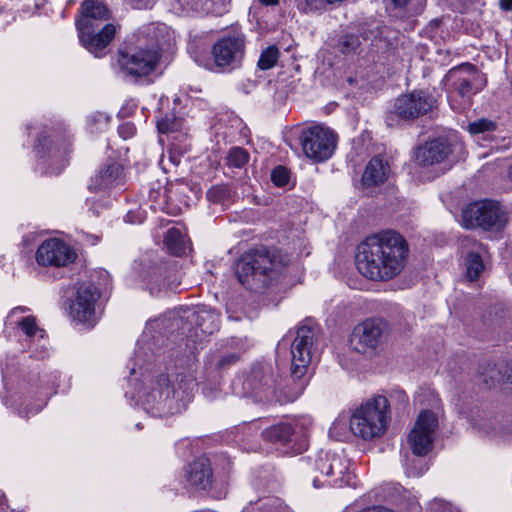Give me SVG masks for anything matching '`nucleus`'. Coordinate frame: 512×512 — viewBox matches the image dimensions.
Instances as JSON below:
<instances>
[{
	"instance_id": "obj_50",
	"label": "nucleus",
	"mask_w": 512,
	"mask_h": 512,
	"mask_svg": "<svg viewBox=\"0 0 512 512\" xmlns=\"http://www.w3.org/2000/svg\"><path fill=\"white\" fill-rule=\"evenodd\" d=\"M324 484L325 483L321 482L317 476L313 478V486L315 488H319V487L323 486Z\"/></svg>"
},
{
	"instance_id": "obj_12",
	"label": "nucleus",
	"mask_w": 512,
	"mask_h": 512,
	"mask_svg": "<svg viewBox=\"0 0 512 512\" xmlns=\"http://www.w3.org/2000/svg\"><path fill=\"white\" fill-rule=\"evenodd\" d=\"M245 54V37L234 32L222 36L212 47L215 65L222 70H232L241 65Z\"/></svg>"
},
{
	"instance_id": "obj_42",
	"label": "nucleus",
	"mask_w": 512,
	"mask_h": 512,
	"mask_svg": "<svg viewBox=\"0 0 512 512\" xmlns=\"http://www.w3.org/2000/svg\"><path fill=\"white\" fill-rule=\"evenodd\" d=\"M135 131V126L131 123H124L118 128V133L123 139L131 138L135 134Z\"/></svg>"
},
{
	"instance_id": "obj_39",
	"label": "nucleus",
	"mask_w": 512,
	"mask_h": 512,
	"mask_svg": "<svg viewBox=\"0 0 512 512\" xmlns=\"http://www.w3.org/2000/svg\"><path fill=\"white\" fill-rule=\"evenodd\" d=\"M271 180L277 186H285L289 182V171L283 166H277L271 173Z\"/></svg>"
},
{
	"instance_id": "obj_55",
	"label": "nucleus",
	"mask_w": 512,
	"mask_h": 512,
	"mask_svg": "<svg viewBox=\"0 0 512 512\" xmlns=\"http://www.w3.org/2000/svg\"><path fill=\"white\" fill-rule=\"evenodd\" d=\"M409 474H411L412 476L419 475V473H413V472H409Z\"/></svg>"
},
{
	"instance_id": "obj_18",
	"label": "nucleus",
	"mask_w": 512,
	"mask_h": 512,
	"mask_svg": "<svg viewBox=\"0 0 512 512\" xmlns=\"http://www.w3.org/2000/svg\"><path fill=\"white\" fill-rule=\"evenodd\" d=\"M178 378L179 375L176 377L177 386H171V381L167 375H159L155 386L145 396L144 404L158 407L173 397L177 391L183 390V392H186L190 386L195 384L194 380L190 377H181L180 381H178Z\"/></svg>"
},
{
	"instance_id": "obj_7",
	"label": "nucleus",
	"mask_w": 512,
	"mask_h": 512,
	"mask_svg": "<svg viewBox=\"0 0 512 512\" xmlns=\"http://www.w3.org/2000/svg\"><path fill=\"white\" fill-rule=\"evenodd\" d=\"M466 228H481L485 231L500 230L507 223V214L500 204L492 200L476 201L463 211Z\"/></svg>"
},
{
	"instance_id": "obj_32",
	"label": "nucleus",
	"mask_w": 512,
	"mask_h": 512,
	"mask_svg": "<svg viewBox=\"0 0 512 512\" xmlns=\"http://www.w3.org/2000/svg\"><path fill=\"white\" fill-rule=\"evenodd\" d=\"M249 160L248 152L241 147H233L228 152L226 163L229 167L242 168Z\"/></svg>"
},
{
	"instance_id": "obj_2",
	"label": "nucleus",
	"mask_w": 512,
	"mask_h": 512,
	"mask_svg": "<svg viewBox=\"0 0 512 512\" xmlns=\"http://www.w3.org/2000/svg\"><path fill=\"white\" fill-rule=\"evenodd\" d=\"M319 338V327L313 324L300 325L291 344V377L276 379L273 401L280 404L295 401L304 391L307 384L308 367L316 353Z\"/></svg>"
},
{
	"instance_id": "obj_15",
	"label": "nucleus",
	"mask_w": 512,
	"mask_h": 512,
	"mask_svg": "<svg viewBox=\"0 0 512 512\" xmlns=\"http://www.w3.org/2000/svg\"><path fill=\"white\" fill-rule=\"evenodd\" d=\"M437 427L438 420L433 412L424 410L418 415L408 436V444L415 455L425 456L432 450Z\"/></svg>"
},
{
	"instance_id": "obj_45",
	"label": "nucleus",
	"mask_w": 512,
	"mask_h": 512,
	"mask_svg": "<svg viewBox=\"0 0 512 512\" xmlns=\"http://www.w3.org/2000/svg\"><path fill=\"white\" fill-rule=\"evenodd\" d=\"M143 218L141 216L134 218V212L129 211L127 215L125 216V221L129 223H141Z\"/></svg>"
},
{
	"instance_id": "obj_1",
	"label": "nucleus",
	"mask_w": 512,
	"mask_h": 512,
	"mask_svg": "<svg viewBox=\"0 0 512 512\" xmlns=\"http://www.w3.org/2000/svg\"><path fill=\"white\" fill-rule=\"evenodd\" d=\"M409 245L393 230L368 236L358 246L356 264L359 272L370 280L387 281L399 275L406 265Z\"/></svg>"
},
{
	"instance_id": "obj_3",
	"label": "nucleus",
	"mask_w": 512,
	"mask_h": 512,
	"mask_svg": "<svg viewBox=\"0 0 512 512\" xmlns=\"http://www.w3.org/2000/svg\"><path fill=\"white\" fill-rule=\"evenodd\" d=\"M169 41L170 33L165 25H145L137 31L127 49L119 52L118 62L128 75L147 76L156 69L161 51Z\"/></svg>"
},
{
	"instance_id": "obj_48",
	"label": "nucleus",
	"mask_w": 512,
	"mask_h": 512,
	"mask_svg": "<svg viewBox=\"0 0 512 512\" xmlns=\"http://www.w3.org/2000/svg\"><path fill=\"white\" fill-rule=\"evenodd\" d=\"M26 310H27V308L26 307H22V306H19V307H16V308L12 309L11 312L9 313V315H8V320L12 319L16 313H18V312L24 313Z\"/></svg>"
},
{
	"instance_id": "obj_8",
	"label": "nucleus",
	"mask_w": 512,
	"mask_h": 512,
	"mask_svg": "<svg viewBox=\"0 0 512 512\" xmlns=\"http://www.w3.org/2000/svg\"><path fill=\"white\" fill-rule=\"evenodd\" d=\"M299 140L304 154L316 162L329 159L335 151L337 142L335 133L322 125L303 129Z\"/></svg>"
},
{
	"instance_id": "obj_30",
	"label": "nucleus",
	"mask_w": 512,
	"mask_h": 512,
	"mask_svg": "<svg viewBox=\"0 0 512 512\" xmlns=\"http://www.w3.org/2000/svg\"><path fill=\"white\" fill-rule=\"evenodd\" d=\"M334 453L320 452L314 460L313 469L324 477H331L335 473L334 468H340V459H333Z\"/></svg>"
},
{
	"instance_id": "obj_19",
	"label": "nucleus",
	"mask_w": 512,
	"mask_h": 512,
	"mask_svg": "<svg viewBox=\"0 0 512 512\" xmlns=\"http://www.w3.org/2000/svg\"><path fill=\"white\" fill-rule=\"evenodd\" d=\"M452 152L451 146L444 138H436L419 146L414 151V160L422 167L443 162Z\"/></svg>"
},
{
	"instance_id": "obj_35",
	"label": "nucleus",
	"mask_w": 512,
	"mask_h": 512,
	"mask_svg": "<svg viewBox=\"0 0 512 512\" xmlns=\"http://www.w3.org/2000/svg\"><path fill=\"white\" fill-rule=\"evenodd\" d=\"M396 8H405L408 13L419 14L423 10L426 0H389Z\"/></svg>"
},
{
	"instance_id": "obj_24",
	"label": "nucleus",
	"mask_w": 512,
	"mask_h": 512,
	"mask_svg": "<svg viewBox=\"0 0 512 512\" xmlns=\"http://www.w3.org/2000/svg\"><path fill=\"white\" fill-rule=\"evenodd\" d=\"M509 371L510 373L508 374L507 367H505V370H502L495 364L489 363L480 367L479 374L487 388H493L498 384H510L512 387V368H509Z\"/></svg>"
},
{
	"instance_id": "obj_56",
	"label": "nucleus",
	"mask_w": 512,
	"mask_h": 512,
	"mask_svg": "<svg viewBox=\"0 0 512 512\" xmlns=\"http://www.w3.org/2000/svg\"><path fill=\"white\" fill-rule=\"evenodd\" d=\"M389 119H390V117L387 118V125H391V123L389 122Z\"/></svg>"
},
{
	"instance_id": "obj_22",
	"label": "nucleus",
	"mask_w": 512,
	"mask_h": 512,
	"mask_svg": "<svg viewBox=\"0 0 512 512\" xmlns=\"http://www.w3.org/2000/svg\"><path fill=\"white\" fill-rule=\"evenodd\" d=\"M390 173L389 163L381 156L373 157L364 170L362 181L366 186H374L385 182Z\"/></svg>"
},
{
	"instance_id": "obj_33",
	"label": "nucleus",
	"mask_w": 512,
	"mask_h": 512,
	"mask_svg": "<svg viewBox=\"0 0 512 512\" xmlns=\"http://www.w3.org/2000/svg\"><path fill=\"white\" fill-rule=\"evenodd\" d=\"M206 196L212 203H225L231 199V190L224 184L214 185L207 191Z\"/></svg>"
},
{
	"instance_id": "obj_46",
	"label": "nucleus",
	"mask_w": 512,
	"mask_h": 512,
	"mask_svg": "<svg viewBox=\"0 0 512 512\" xmlns=\"http://www.w3.org/2000/svg\"><path fill=\"white\" fill-rule=\"evenodd\" d=\"M359 512H393V511L390 509L381 507V506H373V507L363 509Z\"/></svg>"
},
{
	"instance_id": "obj_36",
	"label": "nucleus",
	"mask_w": 512,
	"mask_h": 512,
	"mask_svg": "<svg viewBox=\"0 0 512 512\" xmlns=\"http://www.w3.org/2000/svg\"><path fill=\"white\" fill-rule=\"evenodd\" d=\"M359 45H360L359 37L354 34L344 35L338 41V48L344 54H348V53L356 51V49L359 47Z\"/></svg>"
},
{
	"instance_id": "obj_27",
	"label": "nucleus",
	"mask_w": 512,
	"mask_h": 512,
	"mask_svg": "<svg viewBox=\"0 0 512 512\" xmlns=\"http://www.w3.org/2000/svg\"><path fill=\"white\" fill-rule=\"evenodd\" d=\"M483 253H486L484 246L482 244L475 243L474 249L466 256V275L470 281L478 279L484 270V263L482 260Z\"/></svg>"
},
{
	"instance_id": "obj_20",
	"label": "nucleus",
	"mask_w": 512,
	"mask_h": 512,
	"mask_svg": "<svg viewBox=\"0 0 512 512\" xmlns=\"http://www.w3.org/2000/svg\"><path fill=\"white\" fill-rule=\"evenodd\" d=\"M123 167L118 163H110L102 167L92 177L89 189L94 192L105 191L122 184Z\"/></svg>"
},
{
	"instance_id": "obj_40",
	"label": "nucleus",
	"mask_w": 512,
	"mask_h": 512,
	"mask_svg": "<svg viewBox=\"0 0 512 512\" xmlns=\"http://www.w3.org/2000/svg\"><path fill=\"white\" fill-rule=\"evenodd\" d=\"M240 358H241V356L239 353L229 352V353L223 354L219 357L216 366L220 370L226 369V368H229L230 366L234 365L235 363H237Z\"/></svg>"
},
{
	"instance_id": "obj_10",
	"label": "nucleus",
	"mask_w": 512,
	"mask_h": 512,
	"mask_svg": "<svg viewBox=\"0 0 512 512\" xmlns=\"http://www.w3.org/2000/svg\"><path fill=\"white\" fill-rule=\"evenodd\" d=\"M437 108V100L424 90H413L395 99L391 115L402 120H415L433 113Z\"/></svg>"
},
{
	"instance_id": "obj_25",
	"label": "nucleus",
	"mask_w": 512,
	"mask_h": 512,
	"mask_svg": "<svg viewBox=\"0 0 512 512\" xmlns=\"http://www.w3.org/2000/svg\"><path fill=\"white\" fill-rule=\"evenodd\" d=\"M333 459H340V468H334L335 473L325 481L327 484L337 487L355 486V475L350 471V460L342 454L334 453Z\"/></svg>"
},
{
	"instance_id": "obj_14",
	"label": "nucleus",
	"mask_w": 512,
	"mask_h": 512,
	"mask_svg": "<svg viewBox=\"0 0 512 512\" xmlns=\"http://www.w3.org/2000/svg\"><path fill=\"white\" fill-rule=\"evenodd\" d=\"M276 375L268 364L254 366L243 382V389L247 396L258 402H270L274 399Z\"/></svg>"
},
{
	"instance_id": "obj_34",
	"label": "nucleus",
	"mask_w": 512,
	"mask_h": 512,
	"mask_svg": "<svg viewBox=\"0 0 512 512\" xmlns=\"http://www.w3.org/2000/svg\"><path fill=\"white\" fill-rule=\"evenodd\" d=\"M498 125L495 121H492L487 118H481L476 121L470 122L467 126V129L470 134H484L488 132H493L497 129Z\"/></svg>"
},
{
	"instance_id": "obj_26",
	"label": "nucleus",
	"mask_w": 512,
	"mask_h": 512,
	"mask_svg": "<svg viewBox=\"0 0 512 512\" xmlns=\"http://www.w3.org/2000/svg\"><path fill=\"white\" fill-rule=\"evenodd\" d=\"M187 11L199 14L220 13L229 0H178Z\"/></svg>"
},
{
	"instance_id": "obj_54",
	"label": "nucleus",
	"mask_w": 512,
	"mask_h": 512,
	"mask_svg": "<svg viewBox=\"0 0 512 512\" xmlns=\"http://www.w3.org/2000/svg\"><path fill=\"white\" fill-rule=\"evenodd\" d=\"M67 148H68L67 144H64V146H63L64 152L67 151Z\"/></svg>"
},
{
	"instance_id": "obj_51",
	"label": "nucleus",
	"mask_w": 512,
	"mask_h": 512,
	"mask_svg": "<svg viewBox=\"0 0 512 512\" xmlns=\"http://www.w3.org/2000/svg\"><path fill=\"white\" fill-rule=\"evenodd\" d=\"M40 146H42L43 148H45V146H46V144L42 142L41 137L38 138L36 147H40Z\"/></svg>"
},
{
	"instance_id": "obj_11",
	"label": "nucleus",
	"mask_w": 512,
	"mask_h": 512,
	"mask_svg": "<svg viewBox=\"0 0 512 512\" xmlns=\"http://www.w3.org/2000/svg\"><path fill=\"white\" fill-rule=\"evenodd\" d=\"M141 275L151 294L177 285L176 264L159 257L144 259Z\"/></svg>"
},
{
	"instance_id": "obj_53",
	"label": "nucleus",
	"mask_w": 512,
	"mask_h": 512,
	"mask_svg": "<svg viewBox=\"0 0 512 512\" xmlns=\"http://www.w3.org/2000/svg\"><path fill=\"white\" fill-rule=\"evenodd\" d=\"M306 448V444L303 442L300 446V448L298 449V451L300 452L302 449H305Z\"/></svg>"
},
{
	"instance_id": "obj_16",
	"label": "nucleus",
	"mask_w": 512,
	"mask_h": 512,
	"mask_svg": "<svg viewBox=\"0 0 512 512\" xmlns=\"http://www.w3.org/2000/svg\"><path fill=\"white\" fill-rule=\"evenodd\" d=\"M447 79L452 82V90L466 100H470L485 84L482 75L470 63L451 69L447 74Z\"/></svg>"
},
{
	"instance_id": "obj_43",
	"label": "nucleus",
	"mask_w": 512,
	"mask_h": 512,
	"mask_svg": "<svg viewBox=\"0 0 512 512\" xmlns=\"http://www.w3.org/2000/svg\"><path fill=\"white\" fill-rule=\"evenodd\" d=\"M304 1L306 4V8H305L306 12L322 9L324 7V5L326 4L325 0H304Z\"/></svg>"
},
{
	"instance_id": "obj_21",
	"label": "nucleus",
	"mask_w": 512,
	"mask_h": 512,
	"mask_svg": "<svg viewBox=\"0 0 512 512\" xmlns=\"http://www.w3.org/2000/svg\"><path fill=\"white\" fill-rule=\"evenodd\" d=\"M188 482L200 489H207L212 483V470L209 460L199 458L191 463L186 471Z\"/></svg>"
},
{
	"instance_id": "obj_23",
	"label": "nucleus",
	"mask_w": 512,
	"mask_h": 512,
	"mask_svg": "<svg viewBox=\"0 0 512 512\" xmlns=\"http://www.w3.org/2000/svg\"><path fill=\"white\" fill-rule=\"evenodd\" d=\"M264 440L276 445L284 446L297 437V432L292 424L279 423L262 431Z\"/></svg>"
},
{
	"instance_id": "obj_28",
	"label": "nucleus",
	"mask_w": 512,
	"mask_h": 512,
	"mask_svg": "<svg viewBox=\"0 0 512 512\" xmlns=\"http://www.w3.org/2000/svg\"><path fill=\"white\" fill-rule=\"evenodd\" d=\"M193 323L203 334L210 335L218 329V315L210 310L201 309L193 314Z\"/></svg>"
},
{
	"instance_id": "obj_44",
	"label": "nucleus",
	"mask_w": 512,
	"mask_h": 512,
	"mask_svg": "<svg viewBox=\"0 0 512 512\" xmlns=\"http://www.w3.org/2000/svg\"><path fill=\"white\" fill-rule=\"evenodd\" d=\"M174 123L168 119H161L157 122V128L160 133L166 134L173 130Z\"/></svg>"
},
{
	"instance_id": "obj_38",
	"label": "nucleus",
	"mask_w": 512,
	"mask_h": 512,
	"mask_svg": "<svg viewBox=\"0 0 512 512\" xmlns=\"http://www.w3.org/2000/svg\"><path fill=\"white\" fill-rule=\"evenodd\" d=\"M22 331L28 336L32 337L39 331V328L36 323V318L34 316L23 317L20 321L16 322ZM40 332H43L40 330Z\"/></svg>"
},
{
	"instance_id": "obj_31",
	"label": "nucleus",
	"mask_w": 512,
	"mask_h": 512,
	"mask_svg": "<svg viewBox=\"0 0 512 512\" xmlns=\"http://www.w3.org/2000/svg\"><path fill=\"white\" fill-rule=\"evenodd\" d=\"M280 51L277 46L272 45L262 51L259 60L258 67L261 70H269L275 66L278 61Z\"/></svg>"
},
{
	"instance_id": "obj_9",
	"label": "nucleus",
	"mask_w": 512,
	"mask_h": 512,
	"mask_svg": "<svg viewBox=\"0 0 512 512\" xmlns=\"http://www.w3.org/2000/svg\"><path fill=\"white\" fill-rule=\"evenodd\" d=\"M387 322L381 318H368L357 324L351 334V347L362 354L374 353L383 343Z\"/></svg>"
},
{
	"instance_id": "obj_4",
	"label": "nucleus",
	"mask_w": 512,
	"mask_h": 512,
	"mask_svg": "<svg viewBox=\"0 0 512 512\" xmlns=\"http://www.w3.org/2000/svg\"><path fill=\"white\" fill-rule=\"evenodd\" d=\"M110 12L99 1L84 0L80 8V16L76 21L78 35L81 44L95 57L105 55L104 50L113 40L116 34V26L108 23L100 31L95 33L98 22L108 20Z\"/></svg>"
},
{
	"instance_id": "obj_13",
	"label": "nucleus",
	"mask_w": 512,
	"mask_h": 512,
	"mask_svg": "<svg viewBox=\"0 0 512 512\" xmlns=\"http://www.w3.org/2000/svg\"><path fill=\"white\" fill-rule=\"evenodd\" d=\"M99 289L91 282H82L76 290V295L69 305V314L73 320L94 326L96 318V304L100 298Z\"/></svg>"
},
{
	"instance_id": "obj_5",
	"label": "nucleus",
	"mask_w": 512,
	"mask_h": 512,
	"mask_svg": "<svg viewBox=\"0 0 512 512\" xmlns=\"http://www.w3.org/2000/svg\"><path fill=\"white\" fill-rule=\"evenodd\" d=\"M282 268L278 257L265 247L252 249L240 256L235 273L238 281L247 289L259 291L276 279Z\"/></svg>"
},
{
	"instance_id": "obj_17",
	"label": "nucleus",
	"mask_w": 512,
	"mask_h": 512,
	"mask_svg": "<svg viewBox=\"0 0 512 512\" xmlns=\"http://www.w3.org/2000/svg\"><path fill=\"white\" fill-rule=\"evenodd\" d=\"M76 257L73 249L64 241L52 238L44 241L36 251V260L42 266H66Z\"/></svg>"
},
{
	"instance_id": "obj_47",
	"label": "nucleus",
	"mask_w": 512,
	"mask_h": 512,
	"mask_svg": "<svg viewBox=\"0 0 512 512\" xmlns=\"http://www.w3.org/2000/svg\"><path fill=\"white\" fill-rule=\"evenodd\" d=\"M500 7L504 11L512 9V0H500Z\"/></svg>"
},
{
	"instance_id": "obj_37",
	"label": "nucleus",
	"mask_w": 512,
	"mask_h": 512,
	"mask_svg": "<svg viewBox=\"0 0 512 512\" xmlns=\"http://www.w3.org/2000/svg\"><path fill=\"white\" fill-rule=\"evenodd\" d=\"M251 343H250V340L244 336V337H236V336H233L229 339H227L226 341V346L233 351V353H239L240 356L248 350V348L250 347Z\"/></svg>"
},
{
	"instance_id": "obj_29",
	"label": "nucleus",
	"mask_w": 512,
	"mask_h": 512,
	"mask_svg": "<svg viewBox=\"0 0 512 512\" xmlns=\"http://www.w3.org/2000/svg\"><path fill=\"white\" fill-rule=\"evenodd\" d=\"M167 249L176 256H181L189 249L186 237L177 229L170 228L164 239Z\"/></svg>"
},
{
	"instance_id": "obj_52",
	"label": "nucleus",
	"mask_w": 512,
	"mask_h": 512,
	"mask_svg": "<svg viewBox=\"0 0 512 512\" xmlns=\"http://www.w3.org/2000/svg\"><path fill=\"white\" fill-rule=\"evenodd\" d=\"M508 174L510 179L512 180V165L509 167Z\"/></svg>"
},
{
	"instance_id": "obj_6",
	"label": "nucleus",
	"mask_w": 512,
	"mask_h": 512,
	"mask_svg": "<svg viewBox=\"0 0 512 512\" xmlns=\"http://www.w3.org/2000/svg\"><path fill=\"white\" fill-rule=\"evenodd\" d=\"M389 401L378 395L357 408L350 418V430L356 437L371 440L380 437L387 428Z\"/></svg>"
},
{
	"instance_id": "obj_49",
	"label": "nucleus",
	"mask_w": 512,
	"mask_h": 512,
	"mask_svg": "<svg viewBox=\"0 0 512 512\" xmlns=\"http://www.w3.org/2000/svg\"><path fill=\"white\" fill-rule=\"evenodd\" d=\"M263 5L270 6L278 4L279 0H259Z\"/></svg>"
},
{
	"instance_id": "obj_41",
	"label": "nucleus",
	"mask_w": 512,
	"mask_h": 512,
	"mask_svg": "<svg viewBox=\"0 0 512 512\" xmlns=\"http://www.w3.org/2000/svg\"><path fill=\"white\" fill-rule=\"evenodd\" d=\"M430 512H459L450 503L436 499L431 503Z\"/></svg>"
}]
</instances>
